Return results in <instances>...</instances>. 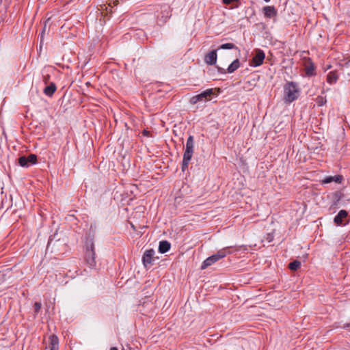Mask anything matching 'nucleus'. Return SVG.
I'll return each mask as SVG.
<instances>
[{
	"label": "nucleus",
	"mask_w": 350,
	"mask_h": 350,
	"mask_svg": "<svg viewBox=\"0 0 350 350\" xmlns=\"http://www.w3.org/2000/svg\"><path fill=\"white\" fill-rule=\"evenodd\" d=\"M201 101L210 100L212 96L216 95L215 90L213 88L207 89L198 94Z\"/></svg>",
	"instance_id": "nucleus-10"
},
{
	"label": "nucleus",
	"mask_w": 350,
	"mask_h": 350,
	"mask_svg": "<svg viewBox=\"0 0 350 350\" xmlns=\"http://www.w3.org/2000/svg\"><path fill=\"white\" fill-rule=\"evenodd\" d=\"M200 101H201V100H200V98H199L198 95L193 96L190 99V103L192 104V105H195L198 102H200Z\"/></svg>",
	"instance_id": "nucleus-23"
},
{
	"label": "nucleus",
	"mask_w": 350,
	"mask_h": 350,
	"mask_svg": "<svg viewBox=\"0 0 350 350\" xmlns=\"http://www.w3.org/2000/svg\"><path fill=\"white\" fill-rule=\"evenodd\" d=\"M274 236L273 232H270L267 234L266 237H265V240L267 243H271L273 240Z\"/></svg>",
	"instance_id": "nucleus-26"
},
{
	"label": "nucleus",
	"mask_w": 350,
	"mask_h": 350,
	"mask_svg": "<svg viewBox=\"0 0 350 350\" xmlns=\"http://www.w3.org/2000/svg\"><path fill=\"white\" fill-rule=\"evenodd\" d=\"M58 350L59 349V339L55 335H51L49 337V345L46 347V350Z\"/></svg>",
	"instance_id": "nucleus-12"
},
{
	"label": "nucleus",
	"mask_w": 350,
	"mask_h": 350,
	"mask_svg": "<svg viewBox=\"0 0 350 350\" xmlns=\"http://www.w3.org/2000/svg\"><path fill=\"white\" fill-rule=\"evenodd\" d=\"M56 85L54 83H51L48 86L44 89V93L48 96H51L56 91Z\"/></svg>",
	"instance_id": "nucleus-16"
},
{
	"label": "nucleus",
	"mask_w": 350,
	"mask_h": 350,
	"mask_svg": "<svg viewBox=\"0 0 350 350\" xmlns=\"http://www.w3.org/2000/svg\"><path fill=\"white\" fill-rule=\"evenodd\" d=\"M129 224L131 226V227L133 228V231L134 232H136L137 234L139 235H142L143 234V232L141 231V230H139L137 227L133 224V223L131 222H129Z\"/></svg>",
	"instance_id": "nucleus-25"
},
{
	"label": "nucleus",
	"mask_w": 350,
	"mask_h": 350,
	"mask_svg": "<svg viewBox=\"0 0 350 350\" xmlns=\"http://www.w3.org/2000/svg\"><path fill=\"white\" fill-rule=\"evenodd\" d=\"M46 29V24L44 25V28H43V31H42V35L44 33V31Z\"/></svg>",
	"instance_id": "nucleus-34"
},
{
	"label": "nucleus",
	"mask_w": 350,
	"mask_h": 350,
	"mask_svg": "<svg viewBox=\"0 0 350 350\" xmlns=\"http://www.w3.org/2000/svg\"><path fill=\"white\" fill-rule=\"evenodd\" d=\"M240 67V62L239 59H234L228 67L226 72L232 73Z\"/></svg>",
	"instance_id": "nucleus-17"
},
{
	"label": "nucleus",
	"mask_w": 350,
	"mask_h": 350,
	"mask_svg": "<svg viewBox=\"0 0 350 350\" xmlns=\"http://www.w3.org/2000/svg\"><path fill=\"white\" fill-rule=\"evenodd\" d=\"M347 216V212L345 210H340L338 215L334 219H342Z\"/></svg>",
	"instance_id": "nucleus-21"
},
{
	"label": "nucleus",
	"mask_w": 350,
	"mask_h": 350,
	"mask_svg": "<svg viewBox=\"0 0 350 350\" xmlns=\"http://www.w3.org/2000/svg\"><path fill=\"white\" fill-rule=\"evenodd\" d=\"M194 149V139L192 135H190L186 142V148L183 154L182 170L185 171L192 158Z\"/></svg>",
	"instance_id": "nucleus-3"
},
{
	"label": "nucleus",
	"mask_w": 350,
	"mask_h": 350,
	"mask_svg": "<svg viewBox=\"0 0 350 350\" xmlns=\"http://www.w3.org/2000/svg\"><path fill=\"white\" fill-rule=\"evenodd\" d=\"M336 226H346L349 223V220H334Z\"/></svg>",
	"instance_id": "nucleus-22"
},
{
	"label": "nucleus",
	"mask_w": 350,
	"mask_h": 350,
	"mask_svg": "<svg viewBox=\"0 0 350 350\" xmlns=\"http://www.w3.org/2000/svg\"><path fill=\"white\" fill-rule=\"evenodd\" d=\"M317 102L319 106H322L323 105H324L325 103L326 100L322 96H319L317 98Z\"/></svg>",
	"instance_id": "nucleus-28"
},
{
	"label": "nucleus",
	"mask_w": 350,
	"mask_h": 350,
	"mask_svg": "<svg viewBox=\"0 0 350 350\" xmlns=\"http://www.w3.org/2000/svg\"><path fill=\"white\" fill-rule=\"evenodd\" d=\"M171 245L167 241H160L159 245V252L161 254L166 253L170 249Z\"/></svg>",
	"instance_id": "nucleus-15"
},
{
	"label": "nucleus",
	"mask_w": 350,
	"mask_h": 350,
	"mask_svg": "<svg viewBox=\"0 0 350 350\" xmlns=\"http://www.w3.org/2000/svg\"><path fill=\"white\" fill-rule=\"evenodd\" d=\"M66 245L63 240L50 239L46 246V251L51 253L63 254L66 251Z\"/></svg>",
	"instance_id": "nucleus-4"
},
{
	"label": "nucleus",
	"mask_w": 350,
	"mask_h": 350,
	"mask_svg": "<svg viewBox=\"0 0 350 350\" xmlns=\"http://www.w3.org/2000/svg\"><path fill=\"white\" fill-rule=\"evenodd\" d=\"M263 13L265 16L271 18L277 15V11L273 6H265L263 8Z\"/></svg>",
	"instance_id": "nucleus-13"
},
{
	"label": "nucleus",
	"mask_w": 350,
	"mask_h": 350,
	"mask_svg": "<svg viewBox=\"0 0 350 350\" xmlns=\"http://www.w3.org/2000/svg\"><path fill=\"white\" fill-rule=\"evenodd\" d=\"M138 216L137 215H134L133 217H137Z\"/></svg>",
	"instance_id": "nucleus-36"
},
{
	"label": "nucleus",
	"mask_w": 350,
	"mask_h": 350,
	"mask_svg": "<svg viewBox=\"0 0 350 350\" xmlns=\"http://www.w3.org/2000/svg\"><path fill=\"white\" fill-rule=\"evenodd\" d=\"M344 328H346V329H350V323H347V324H345L344 326H343Z\"/></svg>",
	"instance_id": "nucleus-30"
},
{
	"label": "nucleus",
	"mask_w": 350,
	"mask_h": 350,
	"mask_svg": "<svg viewBox=\"0 0 350 350\" xmlns=\"http://www.w3.org/2000/svg\"><path fill=\"white\" fill-rule=\"evenodd\" d=\"M110 350H118L117 347H111Z\"/></svg>",
	"instance_id": "nucleus-32"
},
{
	"label": "nucleus",
	"mask_w": 350,
	"mask_h": 350,
	"mask_svg": "<svg viewBox=\"0 0 350 350\" xmlns=\"http://www.w3.org/2000/svg\"><path fill=\"white\" fill-rule=\"evenodd\" d=\"M300 266L301 262L295 260L289 263L288 268L292 271H297L300 267Z\"/></svg>",
	"instance_id": "nucleus-18"
},
{
	"label": "nucleus",
	"mask_w": 350,
	"mask_h": 350,
	"mask_svg": "<svg viewBox=\"0 0 350 350\" xmlns=\"http://www.w3.org/2000/svg\"><path fill=\"white\" fill-rule=\"evenodd\" d=\"M37 161V156L33 154H29L28 157L22 156L18 159V163L21 167H28L34 165Z\"/></svg>",
	"instance_id": "nucleus-6"
},
{
	"label": "nucleus",
	"mask_w": 350,
	"mask_h": 350,
	"mask_svg": "<svg viewBox=\"0 0 350 350\" xmlns=\"http://www.w3.org/2000/svg\"><path fill=\"white\" fill-rule=\"evenodd\" d=\"M237 47L233 43H225L221 44L218 49H233Z\"/></svg>",
	"instance_id": "nucleus-20"
},
{
	"label": "nucleus",
	"mask_w": 350,
	"mask_h": 350,
	"mask_svg": "<svg viewBox=\"0 0 350 350\" xmlns=\"http://www.w3.org/2000/svg\"><path fill=\"white\" fill-rule=\"evenodd\" d=\"M265 58V54L264 51L261 49H257L256 51V54L253 57L252 62L250 63V66L253 67H257L262 64L263 61Z\"/></svg>",
	"instance_id": "nucleus-8"
},
{
	"label": "nucleus",
	"mask_w": 350,
	"mask_h": 350,
	"mask_svg": "<svg viewBox=\"0 0 350 350\" xmlns=\"http://www.w3.org/2000/svg\"><path fill=\"white\" fill-rule=\"evenodd\" d=\"M143 134H144V135L148 136V131H147L144 130V132H143Z\"/></svg>",
	"instance_id": "nucleus-31"
},
{
	"label": "nucleus",
	"mask_w": 350,
	"mask_h": 350,
	"mask_svg": "<svg viewBox=\"0 0 350 350\" xmlns=\"http://www.w3.org/2000/svg\"><path fill=\"white\" fill-rule=\"evenodd\" d=\"M338 77L336 74L329 72L327 77V82L329 84H334L337 81Z\"/></svg>",
	"instance_id": "nucleus-19"
},
{
	"label": "nucleus",
	"mask_w": 350,
	"mask_h": 350,
	"mask_svg": "<svg viewBox=\"0 0 350 350\" xmlns=\"http://www.w3.org/2000/svg\"><path fill=\"white\" fill-rule=\"evenodd\" d=\"M343 180V176L342 175H336L334 176H329L325 177L323 180H322L323 184H327L332 182H336L337 183H340Z\"/></svg>",
	"instance_id": "nucleus-14"
},
{
	"label": "nucleus",
	"mask_w": 350,
	"mask_h": 350,
	"mask_svg": "<svg viewBox=\"0 0 350 350\" xmlns=\"http://www.w3.org/2000/svg\"><path fill=\"white\" fill-rule=\"evenodd\" d=\"M85 260L90 268H93L96 265L95 252L93 238L88 237L86 238L85 243Z\"/></svg>",
	"instance_id": "nucleus-2"
},
{
	"label": "nucleus",
	"mask_w": 350,
	"mask_h": 350,
	"mask_svg": "<svg viewBox=\"0 0 350 350\" xmlns=\"http://www.w3.org/2000/svg\"><path fill=\"white\" fill-rule=\"evenodd\" d=\"M200 101H201V100H200V98H199L198 95L193 96L190 99V103L192 104V105H195L198 102H200Z\"/></svg>",
	"instance_id": "nucleus-24"
},
{
	"label": "nucleus",
	"mask_w": 350,
	"mask_h": 350,
	"mask_svg": "<svg viewBox=\"0 0 350 350\" xmlns=\"http://www.w3.org/2000/svg\"><path fill=\"white\" fill-rule=\"evenodd\" d=\"M137 208V211L136 212V213H140V212H144V206H138Z\"/></svg>",
	"instance_id": "nucleus-29"
},
{
	"label": "nucleus",
	"mask_w": 350,
	"mask_h": 350,
	"mask_svg": "<svg viewBox=\"0 0 350 350\" xmlns=\"http://www.w3.org/2000/svg\"><path fill=\"white\" fill-rule=\"evenodd\" d=\"M301 90L294 81H287L283 88V100L286 103L296 100L300 95Z\"/></svg>",
	"instance_id": "nucleus-1"
},
{
	"label": "nucleus",
	"mask_w": 350,
	"mask_h": 350,
	"mask_svg": "<svg viewBox=\"0 0 350 350\" xmlns=\"http://www.w3.org/2000/svg\"><path fill=\"white\" fill-rule=\"evenodd\" d=\"M146 226H139V229H144Z\"/></svg>",
	"instance_id": "nucleus-33"
},
{
	"label": "nucleus",
	"mask_w": 350,
	"mask_h": 350,
	"mask_svg": "<svg viewBox=\"0 0 350 350\" xmlns=\"http://www.w3.org/2000/svg\"><path fill=\"white\" fill-rule=\"evenodd\" d=\"M266 3H269L270 0H264Z\"/></svg>",
	"instance_id": "nucleus-35"
},
{
	"label": "nucleus",
	"mask_w": 350,
	"mask_h": 350,
	"mask_svg": "<svg viewBox=\"0 0 350 350\" xmlns=\"http://www.w3.org/2000/svg\"><path fill=\"white\" fill-rule=\"evenodd\" d=\"M41 303L40 302H36L33 305V308H34V312L36 314H38L39 312V311L41 309Z\"/></svg>",
	"instance_id": "nucleus-27"
},
{
	"label": "nucleus",
	"mask_w": 350,
	"mask_h": 350,
	"mask_svg": "<svg viewBox=\"0 0 350 350\" xmlns=\"http://www.w3.org/2000/svg\"><path fill=\"white\" fill-rule=\"evenodd\" d=\"M226 256V252L225 250H221L218 251L216 254L207 258L202 262V265L201 266V269H205L206 268L212 265L213 263H215L219 259L225 257Z\"/></svg>",
	"instance_id": "nucleus-5"
},
{
	"label": "nucleus",
	"mask_w": 350,
	"mask_h": 350,
	"mask_svg": "<svg viewBox=\"0 0 350 350\" xmlns=\"http://www.w3.org/2000/svg\"><path fill=\"white\" fill-rule=\"evenodd\" d=\"M217 57V55L216 51L213 50L206 55L204 61L208 65H214L216 64Z\"/></svg>",
	"instance_id": "nucleus-11"
},
{
	"label": "nucleus",
	"mask_w": 350,
	"mask_h": 350,
	"mask_svg": "<svg viewBox=\"0 0 350 350\" xmlns=\"http://www.w3.org/2000/svg\"><path fill=\"white\" fill-rule=\"evenodd\" d=\"M305 74L308 77L314 76L316 75L315 66L310 59L306 61L304 64Z\"/></svg>",
	"instance_id": "nucleus-9"
},
{
	"label": "nucleus",
	"mask_w": 350,
	"mask_h": 350,
	"mask_svg": "<svg viewBox=\"0 0 350 350\" xmlns=\"http://www.w3.org/2000/svg\"><path fill=\"white\" fill-rule=\"evenodd\" d=\"M155 252L153 249L146 250L142 256V262L146 268L150 267L154 261V255Z\"/></svg>",
	"instance_id": "nucleus-7"
}]
</instances>
